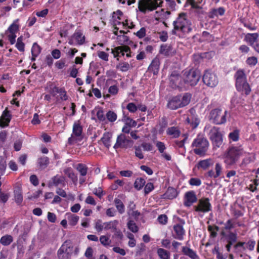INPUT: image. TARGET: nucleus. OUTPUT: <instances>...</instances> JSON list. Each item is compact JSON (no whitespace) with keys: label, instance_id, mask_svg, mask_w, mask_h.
I'll return each instance as SVG.
<instances>
[{"label":"nucleus","instance_id":"obj_62","mask_svg":"<svg viewBox=\"0 0 259 259\" xmlns=\"http://www.w3.org/2000/svg\"><path fill=\"white\" fill-rule=\"evenodd\" d=\"M155 145L160 153H163L166 149L164 143L162 142L157 141L155 143Z\"/></svg>","mask_w":259,"mask_h":259},{"label":"nucleus","instance_id":"obj_50","mask_svg":"<svg viewBox=\"0 0 259 259\" xmlns=\"http://www.w3.org/2000/svg\"><path fill=\"white\" fill-rule=\"evenodd\" d=\"M145 184V181L142 178H138L136 180L134 186L135 188L139 190L141 189Z\"/></svg>","mask_w":259,"mask_h":259},{"label":"nucleus","instance_id":"obj_5","mask_svg":"<svg viewBox=\"0 0 259 259\" xmlns=\"http://www.w3.org/2000/svg\"><path fill=\"white\" fill-rule=\"evenodd\" d=\"M192 146L194 153L200 156H204L207 151L209 143L208 141L201 136H198L193 141Z\"/></svg>","mask_w":259,"mask_h":259},{"label":"nucleus","instance_id":"obj_17","mask_svg":"<svg viewBox=\"0 0 259 259\" xmlns=\"http://www.w3.org/2000/svg\"><path fill=\"white\" fill-rule=\"evenodd\" d=\"M197 200L195 192L193 191L187 192L185 194L184 204L186 206L189 207Z\"/></svg>","mask_w":259,"mask_h":259},{"label":"nucleus","instance_id":"obj_19","mask_svg":"<svg viewBox=\"0 0 259 259\" xmlns=\"http://www.w3.org/2000/svg\"><path fill=\"white\" fill-rule=\"evenodd\" d=\"M76 170L79 172L80 177L79 178V184L82 185L85 181V178L88 170L87 166L82 163H79L76 166Z\"/></svg>","mask_w":259,"mask_h":259},{"label":"nucleus","instance_id":"obj_1","mask_svg":"<svg viewBox=\"0 0 259 259\" xmlns=\"http://www.w3.org/2000/svg\"><path fill=\"white\" fill-rule=\"evenodd\" d=\"M174 29L172 33L177 34L179 31L184 34H188L192 31L191 23L185 14H181L175 21L173 22Z\"/></svg>","mask_w":259,"mask_h":259},{"label":"nucleus","instance_id":"obj_27","mask_svg":"<svg viewBox=\"0 0 259 259\" xmlns=\"http://www.w3.org/2000/svg\"><path fill=\"white\" fill-rule=\"evenodd\" d=\"M51 94L53 96H55L57 94H59L60 99L62 101H66L68 99V97L66 95V91L62 88H59L56 87H54L51 92Z\"/></svg>","mask_w":259,"mask_h":259},{"label":"nucleus","instance_id":"obj_43","mask_svg":"<svg viewBox=\"0 0 259 259\" xmlns=\"http://www.w3.org/2000/svg\"><path fill=\"white\" fill-rule=\"evenodd\" d=\"M53 184L56 186L59 185H65V178L62 176L57 175L52 178Z\"/></svg>","mask_w":259,"mask_h":259},{"label":"nucleus","instance_id":"obj_8","mask_svg":"<svg viewBox=\"0 0 259 259\" xmlns=\"http://www.w3.org/2000/svg\"><path fill=\"white\" fill-rule=\"evenodd\" d=\"M73 252V246L70 241H66L57 252L59 259H70Z\"/></svg>","mask_w":259,"mask_h":259},{"label":"nucleus","instance_id":"obj_33","mask_svg":"<svg viewBox=\"0 0 259 259\" xmlns=\"http://www.w3.org/2000/svg\"><path fill=\"white\" fill-rule=\"evenodd\" d=\"M259 36L257 33H247L245 37V40L251 46H253Z\"/></svg>","mask_w":259,"mask_h":259},{"label":"nucleus","instance_id":"obj_28","mask_svg":"<svg viewBox=\"0 0 259 259\" xmlns=\"http://www.w3.org/2000/svg\"><path fill=\"white\" fill-rule=\"evenodd\" d=\"M225 12V9L223 7L218 8H213L210 10L208 12V17L210 18H214L224 15Z\"/></svg>","mask_w":259,"mask_h":259},{"label":"nucleus","instance_id":"obj_37","mask_svg":"<svg viewBox=\"0 0 259 259\" xmlns=\"http://www.w3.org/2000/svg\"><path fill=\"white\" fill-rule=\"evenodd\" d=\"M19 19L15 20L13 23L9 27L6 33H15L19 30V25L18 24Z\"/></svg>","mask_w":259,"mask_h":259},{"label":"nucleus","instance_id":"obj_32","mask_svg":"<svg viewBox=\"0 0 259 259\" xmlns=\"http://www.w3.org/2000/svg\"><path fill=\"white\" fill-rule=\"evenodd\" d=\"M182 252L185 255L188 256L191 259H199L196 252L189 247L183 246L182 247Z\"/></svg>","mask_w":259,"mask_h":259},{"label":"nucleus","instance_id":"obj_54","mask_svg":"<svg viewBox=\"0 0 259 259\" xmlns=\"http://www.w3.org/2000/svg\"><path fill=\"white\" fill-rule=\"evenodd\" d=\"M117 68L122 72H125L130 69V65L127 62H123L119 63L117 65Z\"/></svg>","mask_w":259,"mask_h":259},{"label":"nucleus","instance_id":"obj_13","mask_svg":"<svg viewBox=\"0 0 259 259\" xmlns=\"http://www.w3.org/2000/svg\"><path fill=\"white\" fill-rule=\"evenodd\" d=\"M169 80L172 88L179 89L180 90L185 89L187 87L184 78L182 77L176 72H172L170 76Z\"/></svg>","mask_w":259,"mask_h":259},{"label":"nucleus","instance_id":"obj_51","mask_svg":"<svg viewBox=\"0 0 259 259\" xmlns=\"http://www.w3.org/2000/svg\"><path fill=\"white\" fill-rule=\"evenodd\" d=\"M122 120L125 122V124L131 127H135L137 125L136 121L128 116H124Z\"/></svg>","mask_w":259,"mask_h":259},{"label":"nucleus","instance_id":"obj_7","mask_svg":"<svg viewBox=\"0 0 259 259\" xmlns=\"http://www.w3.org/2000/svg\"><path fill=\"white\" fill-rule=\"evenodd\" d=\"M184 75L187 87L188 85L191 86L196 85L201 76L199 71L194 69L185 71Z\"/></svg>","mask_w":259,"mask_h":259},{"label":"nucleus","instance_id":"obj_9","mask_svg":"<svg viewBox=\"0 0 259 259\" xmlns=\"http://www.w3.org/2000/svg\"><path fill=\"white\" fill-rule=\"evenodd\" d=\"M227 114V111L223 112L221 109L216 108L210 111L209 119L216 124H224L226 122Z\"/></svg>","mask_w":259,"mask_h":259},{"label":"nucleus","instance_id":"obj_53","mask_svg":"<svg viewBox=\"0 0 259 259\" xmlns=\"http://www.w3.org/2000/svg\"><path fill=\"white\" fill-rule=\"evenodd\" d=\"M95 229L98 232H102L104 230V222H102L101 220H98L95 223Z\"/></svg>","mask_w":259,"mask_h":259},{"label":"nucleus","instance_id":"obj_61","mask_svg":"<svg viewBox=\"0 0 259 259\" xmlns=\"http://www.w3.org/2000/svg\"><path fill=\"white\" fill-rule=\"evenodd\" d=\"M219 229V227L215 226H208V230L210 232V235L212 237H214L217 236V231Z\"/></svg>","mask_w":259,"mask_h":259},{"label":"nucleus","instance_id":"obj_42","mask_svg":"<svg viewBox=\"0 0 259 259\" xmlns=\"http://www.w3.org/2000/svg\"><path fill=\"white\" fill-rule=\"evenodd\" d=\"M13 241V237L10 235H6L1 237L0 243L4 245L8 246L10 245Z\"/></svg>","mask_w":259,"mask_h":259},{"label":"nucleus","instance_id":"obj_58","mask_svg":"<svg viewBox=\"0 0 259 259\" xmlns=\"http://www.w3.org/2000/svg\"><path fill=\"white\" fill-rule=\"evenodd\" d=\"M127 227L133 233H136L138 231V227L133 221H130L127 223Z\"/></svg>","mask_w":259,"mask_h":259},{"label":"nucleus","instance_id":"obj_36","mask_svg":"<svg viewBox=\"0 0 259 259\" xmlns=\"http://www.w3.org/2000/svg\"><path fill=\"white\" fill-rule=\"evenodd\" d=\"M178 195V192L174 188L169 187L167 189V191L164 194V196L165 198H167L168 199H172L176 198Z\"/></svg>","mask_w":259,"mask_h":259},{"label":"nucleus","instance_id":"obj_4","mask_svg":"<svg viewBox=\"0 0 259 259\" xmlns=\"http://www.w3.org/2000/svg\"><path fill=\"white\" fill-rule=\"evenodd\" d=\"M236 87L238 91H244L246 95H248L250 88L246 81V77L242 69L238 70L235 74Z\"/></svg>","mask_w":259,"mask_h":259},{"label":"nucleus","instance_id":"obj_35","mask_svg":"<svg viewBox=\"0 0 259 259\" xmlns=\"http://www.w3.org/2000/svg\"><path fill=\"white\" fill-rule=\"evenodd\" d=\"M64 174L71 180L72 182L76 184L77 181V177L71 167H66L63 170Z\"/></svg>","mask_w":259,"mask_h":259},{"label":"nucleus","instance_id":"obj_25","mask_svg":"<svg viewBox=\"0 0 259 259\" xmlns=\"http://www.w3.org/2000/svg\"><path fill=\"white\" fill-rule=\"evenodd\" d=\"M159 53L166 57L171 56L175 53V50L171 45L168 44L162 45L160 47Z\"/></svg>","mask_w":259,"mask_h":259},{"label":"nucleus","instance_id":"obj_49","mask_svg":"<svg viewBox=\"0 0 259 259\" xmlns=\"http://www.w3.org/2000/svg\"><path fill=\"white\" fill-rule=\"evenodd\" d=\"M7 167L6 161L5 158L0 156V175H3L5 174Z\"/></svg>","mask_w":259,"mask_h":259},{"label":"nucleus","instance_id":"obj_63","mask_svg":"<svg viewBox=\"0 0 259 259\" xmlns=\"http://www.w3.org/2000/svg\"><path fill=\"white\" fill-rule=\"evenodd\" d=\"M97 54H98V56L101 59H102L104 61H108V60H109L108 54H107L106 52H103V51H98Z\"/></svg>","mask_w":259,"mask_h":259},{"label":"nucleus","instance_id":"obj_10","mask_svg":"<svg viewBox=\"0 0 259 259\" xmlns=\"http://www.w3.org/2000/svg\"><path fill=\"white\" fill-rule=\"evenodd\" d=\"M208 136L214 147L219 148L222 145L223 138L219 128L215 126L212 127L209 131Z\"/></svg>","mask_w":259,"mask_h":259},{"label":"nucleus","instance_id":"obj_15","mask_svg":"<svg viewBox=\"0 0 259 259\" xmlns=\"http://www.w3.org/2000/svg\"><path fill=\"white\" fill-rule=\"evenodd\" d=\"M85 42V36L80 31H76L69 39L68 43L70 45H83Z\"/></svg>","mask_w":259,"mask_h":259},{"label":"nucleus","instance_id":"obj_20","mask_svg":"<svg viewBox=\"0 0 259 259\" xmlns=\"http://www.w3.org/2000/svg\"><path fill=\"white\" fill-rule=\"evenodd\" d=\"M255 244L254 240H249L247 242H239L234 245V247L237 249L239 247H242L244 250L248 249L249 251H252L254 249Z\"/></svg>","mask_w":259,"mask_h":259},{"label":"nucleus","instance_id":"obj_59","mask_svg":"<svg viewBox=\"0 0 259 259\" xmlns=\"http://www.w3.org/2000/svg\"><path fill=\"white\" fill-rule=\"evenodd\" d=\"M246 63L249 66H254L257 63V59L253 56L248 57L246 60Z\"/></svg>","mask_w":259,"mask_h":259},{"label":"nucleus","instance_id":"obj_57","mask_svg":"<svg viewBox=\"0 0 259 259\" xmlns=\"http://www.w3.org/2000/svg\"><path fill=\"white\" fill-rule=\"evenodd\" d=\"M235 221L234 219L228 220L225 224L224 229L230 230L235 227Z\"/></svg>","mask_w":259,"mask_h":259},{"label":"nucleus","instance_id":"obj_60","mask_svg":"<svg viewBox=\"0 0 259 259\" xmlns=\"http://www.w3.org/2000/svg\"><path fill=\"white\" fill-rule=\"evenodd\" d=\"M189 183L191 186H199L201 184V181L199 178H192L189 180Z\"/></svg>","mask_w":259,"mask_h":259},{"label":"nucleus","instance_id":"obj_31","mask_svg":"<svg viewBox=\"0 0 259 259\" xmlns=\"http://www.w3.org/2000/svg\"><path fill=\"white\" fill-rule=\"evenodd\" d=\"M166 133L170 138H177L180 136L181 132L178 127L171 126L166 130Z\"/></svg>","mask_w":259,"mask_h":259},{"label":"nucleus","instance_id":"obj_21","mask_svg":"<svg viewBox=\"0 0 259 259\" xmlns=\"http://www.w3.org/2000/svg\"><path fill=\"white\" fill-rule=\"evenodd\" d=\"M185 234V231L182 225L177 224L174 226V237L179 240H183L184 236Z\"/></svg>","mask_w":259,"mask_h":259},{"label":"nucleus","instance_id":"obj_18","mask_svg":"<svg viewBox=\"0 0 259 259\" xmlns=\"http://www.w3.org/2000/svg\"><path fill=\"white\" fill-rule=\"evenodd\" d=\"M223 167L221 163L218 162L214 166V170L210 169L206 173V176L210 178L216 179L219 177L222 173Z\"/></svg>","mask_w":259,"mask_h":259},{"label":"nucleus","instance_id":"obj_41","mask_svg":"<svg viewBox=\"0 0 259 259\" xmlns=\"http://www.w3.org/2000/svg\"><path fill=\"white\" fill-rule=\"evenodd\" d=\"M114 203L116 209L120 214H122L124 212L125 207L123 203L121 200L118 198H115L114 199Z\"/></svg>","mask_w":259,"mask_h":259},{"label":"nucleus","instance_id":"obj_12","mask_svg":"<svg viewBox=\"0 0 259 259\" xmlns=\"http://www.w3.org/2000/svg\"><path fill=\"white\" fill-rule=\"evenodd\" d=\"M203 81L208 87L213 88L219 83L216 74L210 70H206L203 76Z\"/></svg>","mask_w":259,"mask_h":259},{"label":"nucleus","instance_id":"obj_11","mask_svg":"<svg viewBox=\"0 0 259 259\" xmlns=\"http://www.w3.org/2000/svg\"><path fill=\"white\" fill-rule=\"evenodd\" d=\"M82 127L79 123L75 122L73 125L72 134L68 138V143L70 145L74 144L82 139Z\"/></svg>","mask_w":259,"mask_h":259},{"label":"nucleus","instance_id":"obj_47","mask_svg":"<svg viewBox=\"0 0 259 259\" xmlns=\"http://www.w3.org/2000/svg\"><path fill=\"white\" fill-rule=\"evenodd\" d=\"M157 254L161 259H170L169 252L163 248H158Z\"/></svg>","mask_w":259,"mask_h":259},{"label":"nucleus","instance_id":"obj_55","mask_svg":"<svg viewBox=\"0 0 259 259\" xmlns=\"http://www.w3.org/2000/svg\"><path fill=\"white\" fill-rule=\"evenodd\" d=\"M38 163L40 167L44 168L46 167L49 163V158L46 156L41 157L38 159Z\"/></svg>","mask_w":259,"mask_h":259},{"label":"nucleus","instance_id":"obj_40","mask_svg":"<svg viewBox=\"0 0 259 259\" xmlns=\"http://www.w3.org/2000/svg\"><path fill=\"white\" fill-rule=\"evenodd\" d=\"M193 8L201 9L205 4L204 0H188Z\"/></svg>","mask_w":259,"mask_h":259},{"label":"nucleus","instance_id":"obj_52","mask_svg":"<svg viewBox=\"0 0 259 259\" xmlns=\"http://www.w3.org/2000/svg\"><path fill=\"white\" fill-rule=\"evenodd\" d=\"M25 44L23 42L22 36L19 37L17 38L16 47L20 52L24 51Z\"/></svg>","mask_w":259,"mask_h":259},{"label":"nucleus","instance_id":"obj_26","mask_svg":"<svg viewBox=\"0 0 259 259\" xmlns=\"http://www.w3.org/2000/svg\"><path fill=\"white\" fill-rule=\"evenodd\" d=\"M11 120V116L9 111L5 109L0 117V126L4 127L8 125Z\"/></svg>","mask_w":259,"mask_h":259},{"label":"nucleus","instance_id":"obj_34","mask_svg":"<svg viewBox=\"0 0 259 259\" xmlns=\"http://www.w3.org/2000/svg\"><path fill=\"white\" fill-rule=\"evenodd\" d=\"M118 223L119 222L117 220L104 222V230H111L113 232L114 230H116V228L117 227Z\"/></svg>","mask_w":259,"mask_h":259},{"label":"nucleus","instance_id":"obj_3","mask_svg":"<svg viewBox=\"0 0 259 259\" xmlns=\"http://www.w3.org/2000/svg\"><path fill=\"white\" fill-rule=\"evenodd\" d=\"M191 99V95L189 93H185L183 95L177 96L172 98L168 101L167 106L171 110H176L189 104Z\"/></svg>","mask_w":259,"mask_h":259},{"label":"nucleus","instance_id":"obj_14","mask_svg":"<svg viewBox=\"0 0 259 259\" xmlns=\"http://www.w3.org/2000/svg\"><path fill=\"white\" fill-rule=\"evenodd\" d=\"M196 211L206 213L211 210V204L208 198H202L198 200L197 205L195 206Z\"/></svg>","mask_w":259,"mask_h":259},{"label":"nucleus","instance_id":"obj_46","mask_svg":"<svg viewBox=\"0 0 259 259\" xmlns=\"http://www.w3.org/2000/svg\"><path fill=\"white\" fill-rule=\"evenodd\" d=\"M111 134L109 133H106L103 135L101 139L103 143L107 148H109L111 146Z\"/></svg>","mask_w":259,"mask_h":259},{"label":"nucleus","instance_id":"obj_29","mask_svg":"<svg viewBox=\"0 0 259 259\" xmlns=\"http://www.w3.org/2000/svg\"><path fill=\"white\" fill-rule=\"evenodd\" d=\"M159 60L157 58H155L152 61L151 64L148 67V70L153 73L154 75H156L159 69Z\"/></svg>","mask_w":259,"mask_h":259},{"label":"nucleus","instance_id":"obj_6","mask_svg":"<svg viewBox=\"0 0 259 259\" xmlns=\"http://www.w3.org/2000/svg\"><path fill=\"white\" fill-rule=\"evenodd\" d=\"M161 0H140L138 3V8L141 12L152 11L161 6Z\"/></svg>","mask_w":259,"mask_h":259},{"label":"nucleus","instance_id":"obj_45","mask_svg":"<svg viewBox=\"0 0 259 259\" xmlns=\"http://www.w3.org/2000/svg\"><path fill=\"white\" fill-rule=\"evenodd\" d=\"M106 122L108 121L110 122H114L117 118V115L114 111L109 110L106 113Z\"/></svg>","mask_w":259,"mask_h":259},{"label":"nucleus","instance_id":"obj_39","mask_svg":"<svg viewBox=\"0 0 259 259\" xmlns=\"http://www.w3.org/2000/svg\"><path fill=\"white\" fill-rule=\"evenodd\" d=\"M119 29V27H118L117 26H115L113 30V33L117 36L118 39L122 37L123 39V41L127 40V37L124 35V34L126 33L127 32L123 30H120L118 32V30Z\"/></svg>","mask_w":259,"mask_h":259},{"label":"nucleus","instance_id":"obj_64","mask_svg":"<svg viewBox=\"0 0 259 259\" xmlns=\"http://www.w3.org/2000/svg\"><path fill=\"white\" fill-rule=\"evenodd\" d=\"M135 155L139 159H142L144 158L143 154L142 152L141 148L140 146H135Z\"/></svg>","mask_w":259,"mask_h":259},{"label":"nucleus","instance_id":"obj_38","mask_svg":"<svg viewBox=\"0 0 259 259\" xmlns=\"http://www.w3.org/2000/svg\"><path fill=\"white\" fill-rule=\"evenodd\" d=\"M66 216L69 222V224L71 226L76 225L79 219L78 216L71 213H67Z\"/></svg>","mask_w":259,"mask_h":259},{"label":"nucleus","instance_id":"obj_24","mask_svg":"<svg viewBox=\"0 0 259 259\" xmlns=\"http://www.w3.org/2000/svg\"><path fill=\"white\" fill-rule=\"evenodd\" d=\"M92 114H95L97 117L96 120L104 123H106V114H105L103 108L98 107L92 111Z\"/></svg>","mask_w":259,"mask_h":259},{"label":"nucleus","instance_id":"obj_56","mask_svg":"<svg viewBox=\"0 0 259 259\" xmlns=\"http://www.w3.org/2000/svg\"><path fill=\"white\" fill-rule=\"evenodd\" d=\"M40 47L36 43H34L31 49L32 56L37 57L40 53Z\"/></svg>","mask_w":259,"mask_h":259},{"label":"nucleus","instance_id":"obj_30","mask_svg":"<svg viewBox=\"0 0 259 259\" xmlns=\"http://www.w3.org/2000/svg\"><path fill=\"white\" fill-rule=\"evenodd\" d=\"M214 163L213 160L211 158H208L200 160L197 165L198 168H202L203 170L208 169Z\"/></svg>","mask_w":259,"mask_h":259},{"label":"nucleus","instance_id":"obj_23","mask_svg":"<svg viewBox=\"0 0 259 259\" xmlns=\"http://www.w3.org/2000/svg\"><path fill=\"white\" fill-rule=\"evenodd\" d=\"M131 51L129 47L127 46H119L115 48L114 49H111V53L113 55L114 58H117V60L119 59V53H122V56H124V53L130 52Z\"/></svg>","mask_w":259,"mask_h":259},{"label":"nucleus","instance_id":"obj_22","mask_svg":"<svg viewBox=\"0 0 259 259\" xmlns=\"http://www.w3.org/2000/svg\"><path fill=\"white\" fill-rule=\"evenodd\" d=\"M13 193L15 202L18 205H20L23 200L21 187L20 186H16L14 188Z\"/></svg>","mask_w":259,"mask_h":259},{"label":"nucleus","instance_id":"obj_44","mask_svg":"<svg viewBox=\"0 0 259 259\" xmlns=\"http://www.w3.org/2000/svg\"><path fill=\"white\" fill-rule=\"evenodd\" d=\"M240 131L238 129L234 130L233 132L229 133L228 138L229 140L233 142H237L239 139Z\"/></svg>","mask_w":259,"mask_h":259},{"label":"nucleus","instance_id":"obj_48","mask_svg":"<svg viewBox=\"0 0 259 259\" xmlns=\"http://www.w3.org/2000/svg\"><path fill=\"white\" fill-rule=\"evenodd\" d=\"M99 240L101 244L105 247L110 246L111 242V241L109 237L106 235L101 236Z\"/></svg>","mask_w":259,"mask_h":259},{"label":"nucleus","instance_id":"obj_2","mask_svg":"<svg viewBox=\"0 0 259 259\" xmlns=\"http://www.w3.org/2000/svg\"><path fill=\"white\" fill-rule=\"evenodd\" d=\"M244 153L243 148L241 145L230 147L225 155V163L228 165H233Z\"/></svg>","mask_w":259,"mask_h":259},{"label":"nucleus","instance_id":"obj_16","mask_svg":"<svg viewBox=\"0 0 259 259\" xmlns=\"http://www.w3.org/2000/svg\"><path fill=\"white\" fill-rule=\"evenodd\" d=\"M132 144V141L127 139L125 135L124 134H120L117 138L116 142L114 146V148H126L130 146V145H131Z\"/></svg>","mask_w":259,"mask_h":259}]
</instances>
